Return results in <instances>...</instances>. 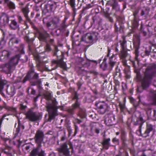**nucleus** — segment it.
Returning a JSON list of instances; mask_svg holds the SVG:
<instances>
[{"instance_id":"15","label":"nucleus","mask_w":156,"mask_h":156,"mask_svg":"<svg viewBox=\"0 0 156 156\" xmlns=\"http://www.w3.org/2000/svg\"><path fill=\"white\" fill-rule=\"evenodd\" d=\"M118 0L119 2H121L123 0ZM107 4L111 6L113 10L116 11H119L120 10L119 6L117 0H109L108 1Z\"/></svg>"},{"instance_id":"46","label":"nucleus","mask_w":156,"mask_h":156,"mask_svg":"<svg viewBox=\"0 0 156 156\" xmlns=\"http://www.w3.org/2000/svg\"><path fill=\"white\" fill-rule=\"evenodd\" d=\"M100 67L103 70H106L108 67V65L106 63L103 62L100 65Z\"/></svg>"},{"instance_id":"21","label":"nucleus","mask_w":156,"mask_h":156,"mask_svg":"<svg viewBox=\"0 0 156 156\" xmlns=\"http://www.w3.org/2000/svg\"><path fill=\"white\" fill-rule=\"evenodd\" d=\"M50 35L47 31L44 30L42 32L39 33V39L40 41L45 42L47 38L49 37Z\"/></svg>"},{"instance_id":"28","label":"nucleus","mask_w":156,"mask_h":156,"mask_svg":"<svg viewBox=\"0 0 156 156\" xmlns=\"http://www.w3.org/2000/svg\"><path fill=\"white\" fill-rule=\"evenodd\" d=\"M0 18L3 23L4 26L8 23L9 21V16L5 13H3L0 16Z\"/></svg>"},{"instance_id":"63","label":"nucleus","mask_w":156,"mask_h":156,"mask_svg":"<svg viewBox=\"0 0 156 156\" xmlns=\"http://www.w3.org/2000/svg\"><path fill=\"white\" fill-rule=\"evenodd\" d=\"M154 95L152 104L154 105H156V92H154Z\"/></svg>"},{"instance_id":"29","label":"nucleus","mask_w":156,"mask_h":156,"mask_svg":"<svg viewBox=\"0 0 156 156\" xmlns=\"http://www.w3.org/2000/svg\"><path fill=\"white\" fill-rule=\"evenodd\" d=\"M90 62L97 64V61L94 60H87L83 62L82 64L83 67L88 68L90 66Z\"/></svg>"},{"instance_id":"44","label":"nucleus","mask_w":156,"mask_h":156,"mask_svg":"<svg viewBox=\"0 0 156 156\" xmlns=\"http://www.w3.org/2000/svg\"><path fill=\"white\" fill-rule=\"evenodd\" d=\"M66 22V19H65L62 21V23L60 24L59 26L61 27V29L62 30L65 29L67 27V26L66 25L65 23Z\"/></svg>"},{"instance_id":"10","label":"nucleus","mask_w":156,"mask_h":156,"mask_svg":"<svg viewBox=\"0 0 156 156\" xmlns=\"http://www.w3.org/2000/svg\"><path fill=\"white\" fill-rule=\"evenodd\" d=\"M140 43V37L136 35L135 36L133 40V44L135 48L134 53L135 55V59L137 60V57L138 56L139 51L138 50L139 48Z\"/></svg>"},{"instance_id":"50","label":"nucleus","mask_w":156,"mask_h":156,"mask_svg":"<svg viewBox=\"0 0 156 156\" xmlns=\"http://www.w3.org/2000/svg\"><path fill=\"white\" fill-rule=\"evenodd\" d=\"M139 13V11L138 10H136L133 12V16H134V20L136 21L137 17V14Z\"/></svg>"},{"instance_id":"59","label":"nucleus","mask_w":156,"mask_h":156,"mask_svg":"<svg viewBox=\"0 0 156 156\" xmlns=\"http://www.w3.org/2000/svg\"><path fill=\"white\" fill-rule=\"evenodd\" d=\"M121 139L122 141L123 144L125 145L126 144V143L127 141V139L124 136H122L121 137Z\"/></svg>"},{"instance_id":"19","label":"nucleus","mask_w":156,"mask_h":156,"mask_svg":"<svg viewBox=\"0 0 156 156\" xmlns=\"http://www.w3.org/2000/svg\"><path fill=\"white\" fill-rule=\"evenodd\" d=\"M10 52L8 51L4 50L0 52V60L1 61H5L8 58Z\"/></svg>"},{"instance_id":"17","label":"nucleus","mask_w":156,"mask_h":156,"mask_svg":"<svg viewBox=\"0 0 156 156\" xmlns=\"http://www.w3.org/2000/svg\"><path fill=\"white\" fill-rule=\"evenodd\" d=\"M24 39L28 43L29 50L30 52L33 53L35 49V46L33 44V41L34 40V38L30 39L27 36H25Z\"/></svg>"},{"instance_id":"13","label":"nucleus","mask_w":156,"mask_h":156,"mask_svg":"<svg viewBox=\"0 0 156 156\" xmlns=\"http://www.w3.org/2000/svg\"><path fill=\"white\" fill-rule=\"evenodd\" d=\"M11 65L8 63L0 65V71L6 74L10 73L12 71Z\"/></svg>"},{"instance_id":"27","label":"nucleus","mask_w":156,"mask_h":156,"mask_svg":"<svg viewBox=\"0 0 156 156\" xmlns=\"http://www.w3.org/2000/svg\"><path fill=\"white\" fill-rule=\"evenodd\" d=\"M13 151L12 148L9 146L6 147L5 148L2 149V152L7 155H11Z\"/></svg>"},{"instance_id":"60","label":"nucleus","mask_w":156,"mask_h":156,"mask_svg":"<svg viewBox=\"0 0 156 156\" xmlns=\"http://www.w3.org/2000/svg\"><path fill=\"white\" fill-rule=\"evenodd\" d=\"M147 10L146 9H145L144 10H141V12L140 13L141 16H143L147 14Z\"/></svg>"},{"instance_id":"53","label":"nucleus","mask_w":156,"mask_h":156,"mask_svg":"<svg viewBox=\"0 0 156 156\" xmlns=\"http://www.w3.org/2000/svg\"><path fill=\"white\" fill-rule=\"evenodd\" d=\"M28 22H29L30 24L31 25L32 27L35 30H37V28L35 26L34 23L31 21L30 19L27 20Z\"/></svg>"},{"instance_id":"3","label":"nucleus","mask_w":156,"mask_h":156,"mask_svg":"<svg viewBox=\"0 0 156 156\" xmlns=\"http://www.w3.org/2000/svg\"><path fill=\"white\" fill-rule=\"evenodd\" d=\"M53 56H56L57 60L54 61L53 63L59 65V66L65 70H67L66 63L63 61V54L62 52L58 50L57 47L54 46V48L53 51Z\"/></svg>"},{"instance_id":"30","label":"nucleus","mask_w":156,"mask_h":156,"mask_svg":"<svg viewBox=\"0 0 156 156\" xmlns=\"http://www.w3.org/2000/svg\"><path fill=\"white\" fill-rule=\"evenodd\" d=\"M119 55L121 59H126L127 57L129 56V55L127 53L125 50H121V52Z\"/></svg>"},{"instance_id":"64","label":"nucleus","mask_w":156,"mask_h":156,"mask_svg":"<svg viewBox=\"0 0 156 156\" xmlns=\"http://www.w3.org/2000/svg\"><path fill=\"white\" fill-rule=\"evenodd\" d=\"M122 59V63L123 65L125 66H127V63H126L127 60H126V59Z\"/></svg>"},{"instance_id":"62","label":"nucleus","mask_w":156,"mask_h":156,"mask_svg":"<svg viewBox=\"0 0 156 156\" xmlns=\"http://www.w3.org/2000/svg\"><path fill=\"white\" fill-rule=\"evenodd\" d=\"M69 33V30L66 29V28H65V30L63 31L62 34L64 33L66 34V36H68Z\"/></svg>"},{"instance_id":"49","label":"nucleus","mask_w":156,"mask_h":156,"mask_svg":"<svg viewBox=\"0 0 156 156\" xmlns=\"http://www.w3.org/2000/svg\"><path fill=\"white\" fill-rule=\"evenodd\" d=\"M119 106L121 112H123L125 108V105L124 103H120L119 104Z\"/></svg>"},{"instance_id":"56","label":"nucleus","mask_w":156,"mask_h":156,"mask_svg":"<svg viewBox=\"0 0 156 156\" xmlns=\"http://www.w3.org/2000/svg\"><path fill=\"white\" fill-rule=\"evenodd\" d=\"M150 2L153 7H156V0H150Z\"/></svg>"},{"instance_id":"47","label":"nucleus","mask_w":156,"mask_h":156,"mask_svg":"<svg viewBox=\"0 0 156 156\" xmlns=\"http://www.w3.org/2000/svg\"><path fill=\"white\" fill-rule=\"evenodd\" d=\"M79 115L80 117L82 118L85 117L86 116L85 111L84 110H80V112Z\"/></svg>"},{"instance_id":"36","label":"nucleus","mask_w":156,"mask_h":156,"mask_svg":"<svg viewBox=\"0 0 156 156\" xmlns=\"http://www.w3.org/2000/svg\"><path fill=\"white\" fill-rule=\"evenodd\" d=\"M60 19L58 17H54L52 20V23L55 27H57L59 23Z\"/></svg>"},{"instance_id":"40","label":"nucleus","mask_w":156,"mask_h":156,"mask_svg":"<svg viewBox=\"0 0 156 156\" xmlns=\"http://www.w3.org/2000/svg\"><path fill=\"white\" fill-rule=\"evenodd\" d=\"M69 4L74 12L76 11V9L75 8V0H69Z\"/></svg>"},{"instance_id":"61","label":"nucleus","mask_w":156,"mask_h":156,"mask_svg":"<svg viewBox=\"0 0 156 156\" xmlns=\"http://www.w3.org/2000/svg\"><path fill=\"white\" fill-rule=\"evenodd\" d=\"M22 147L23 149H25L26 150H27L30 149V146L27 144H24L22 146Z\"/></svg>"},{"instance_id":"52","label":"nucleus","mask_w":156,"mask_h":156,"mask_svg":"<svg viewBox=\"0 0 156 156\" xmlns=\"http://www.w3.org/2000/svg\"><path fill=\"white\" fill-rule=\"evenodd\" d=\"M33 55L34 59L37 61V62L40 61V57L37 54H33Z\"/></svg>"},{"instance_id":"41","label":"nucleus","mask_w":156,"mask_h":156,"mask_svg":"<svg viewBox=\"0 0 156 156\" xmlns=\"http://www.w3.org/2000/svg\"><path fill=\"white\" fill-rule=\"evenodd\" d=\"M93 22L96 24H99L101 22V19L98 16H94L93 18Z\"/></svg>"},{"instance_id":"12","label":"nucleus","mask_w":156,"mask_h":156,"mask_svg":"<svg viewBox=\"0 0 156 156\" xmlns=\"http://www.w3.org/2000/svg\"><path fill=\"white\" fill-rule=\"evenodd\" d=\"M36 67L38 71L42 72H43L44 71H50L52 70L55 69L57 67V66L56 65L55 68H52L51 69H48L47 67L45 66L44 62H41V61H39L38 62H37Z\"/></svg>"},{"instance_id":"2","label":"nucleus","mask_w":156,"mask_h":156,"mask_svg":"<svg viewBox=\"0 0 156 156\" xmlns=\"http://www.w3.org/2000/svg\"><path fill=\"white\" fill-rule=\"evenodd\" d=\"M136 114L139 115V116L137 117V120L135 123V124H139L140 125L138 130L140 132L143 137L146 138L147 137L149 136L150 132L152 131L153 129V126L150 124H147L146 130L142 134L141 127L143 124L145 122V120L143 119L144 115L143 113H142L140 112H137Z\"/></svg>"},{"instance_id":"8","label":"nucleus","mask_w":156,"mask_h":156,"mask_svg":"<svg viewBox=\"0 0 156 156\" xmlns=\"http://www.w3.org/2000/svg\"><path fill=\"white\" fill-rule=\"evenodd\" d=\"M98 109V113L101 114H103L108 111L109 106L105 101L96 102L95 104Z\"/></svg>"},{"instance_id":"31","label":"nucleus","mask_w":156,"mask_h":156,"mask_svg":"<svg viewBox=\"0 0 156 156\" xmlns=\"http://www.w3.org/2000/svg\"><path fill=\"white\" fill-rule=\"evenodd\" d=\"M90 130L93 132L94 131L95 132L98 134L99 133V129L97 127V125L96 123H93L91 125Z\"/></svg>"},{"instance_id":"39","label":"nucleus","mask_w":156,"mask_h":156,"mask_svg":"<svg viewBox=\"0 0 156 156\" xmlns=\"http://www.w3.org/2000/svg\"><path fill=\"white\" fill-rule=\"evenodd\" d=\"M10 42L13 44H18L19 42V39L16 37H13L10 39L9 42Z\"/></svg>"},{"instance_id":"42","label":"nucleus","mask_w":156,"mask_h":156,"mask_svg":"<svg viewBox=\"0 0 156 156\" xmlns=\"http://www.w3.org/2000/svg\"><path fill=\"white\" fill-rule=\"evenodd\" d=\"M152 49V47L149 46L146 48V50L145 51V55L147 56H149L150 55V53L151 52Z\"/></svg>"},{"instance_id":"51","label":"nucleus","mask_w":156,"mask_h":156,"mask_svg":"<svg viewBox=\"0 0 156 156\" xmlns=\"http://www.w3.org/2000/svg\"><path fill=\"white\" fill-rule=\"evenodd\" d=\"M135 72L136 73V78L138 80L140 79L141 77L140 72L137 70H135Z\"/></svg>"},{"instance_id":"45","label":"nucleus","mask_w":156,"mask_h":156,"mask_svg":"<svg viewBox=\"0 0 156 156\" xmlns=\"http://www.w3.org/2000/svg\"><path fill=\"white\" fill-rule=\"evenodd\" d=\"M45 50L46 52H49L51 51L52 49L50 45L49 44H47L44 47Z\"/></svg>"},{"instance_id":"1","label":"nucleus","mask_w":156,"mask_h":156,"mask_svg":"<svg viewBox=\"0 0 156 156\" xmlns=\"http://www.w3.org/2000/svg\"><path fill=\"white\" fill-rule=\"evenodd\" d=\"M155 69L156 66L154 65L149 66L146 69L140 79V87L136 89L137 92L140 93L143 90H146L149 87L154 74L156 73Z\"/></svg>"},{"instance_id":"54","label":"nucleus","mask_w":156,"mask_h":156,"mask_svg":"<svg viewBox=\"0 0 156 156\" xmlns=\"http://www.w3.org/2000/svg\"><path fill=\"white\" fill-rule=\"evenodd\" d=\"M124 72L126 74V77L128 79L130 78V75L129 71H128L126 72V71L125 70Z\"/></svg>"},{"instance_id":"37","label":"nucleus","mask_w":156,"mask_h":156,"mask_svg":"<svg viewBox=\"0 0 156 156\" xmlns=\"http://www.w3.org/2000/svg\"><path fill=\"white\" fill-rule=\"evenodd\" d=\"M9 26L12 29H16L18 27L17 22L14 20H11V22L9 24Z\"/></svg>"},{"instance_id":"34","label":"nucleus","mask_w":156,"mask_h":156,"mask_svg":"<svg viewBox=\"0 0 156 156\" xmlns=\"http://www.w3.org/2000/svg\"><path fill=\"white\" fill-rule=\"evenodd\" d=\"M121 48V50H125L126 46V41L125 38H123L122 41H120Z\"/></svg>"},{"instance_id":"43","label":"nucleus","mask_w":156,"mask_h":156,"mask_svg":"<svg viewBox=\"0 0 156 156\" xmlns=\"http://www.w3.org/2000/svg\"><path fill=\"white\" fill-rule=\"evenodd\" d=\"M65 30V29L62 30L61 29V27L59 26L58 28L55 30V32L57 36H59L61 34H62L63 31Z\"/></svg>"},{"instance_id":"58","label":"nucleus","mask_w":156,"mask_h":156,"mask_svg":"<svg viewBox=\"0 0 156 156\" xmlns=\"http://www.w3.org/2000/svg\"><path fill=\"white\" fill-rule=\"evenodd\" d=\"M46 99L48 100H50L51 99V94L48 93L45 95Z\"/></svg>"},{"instance_id":"22","label":"nucleus","mask_w":156,"mask_h":156,"mask_svg":"<svg viewBox=\"0 0 156 156\" xmlns=\"http://www.w3.org/2000/svg\"><path fill=\"white\" fill-rule=\"evenodd\" d=\"M23 44L20 45V60H22V62H25L27 60V57L25 55V51L24 50Z\"/></svg>"},{"instance_id":"35","label":"nucleus","mask_w":156,"mask_h":156,"mask_svg":"<svg viewBox=\"0 0 156 156\" xmlns=\"http://www.w3.org/2000/svg\"><path fill=\"white\" fill-rule=\"evenodd\" d=\"M7 83V81L5 80H2L0 78V92L3 90L4 86Z\"/></svg>"},{"instance_id":"16","label":"nucleus","mask_w":156,"mask_h":156,"mask_svg":"<svg viewBox=\"0 0 156 156\" xmlns=\"http://www.w3.org/2000/svg\"><path fill=\"white\" fill-rule=\"evenodd\" d=\"M78 95L76 92H75L74 95L73 99H76V101L75 103L73 105V108H69L67 110V112L72 115L73 114V112L74 109L78 107L80 105V104L78 101Z\"/></svg>"},{"instance_id":"57","label":"nucleus","mask_w":156,"mask_h":156,"mask_svg":"<svg viewBox=\"0 0 156 156\" xmlns=\"http://www.w3.org/2000/svg\"><path fill=\"white\" fill-rule=\"evenodd\" d=\"M38 156H45L44 151L41 150V151L38 153Z\"/></svg>"},{"instance_id":"14","label":"nucleus","mask_w":156,"mask_h":156,"mask_svg":"<svg viewBox=\"0 0 156 156\" xmlns=\"http://www.w3.org/2000/svg\"><path fill=\"white\" fill-rule=\"evenodd\" d=\"M57 150L60 153H62L65 156H70V151L68 148L67 144L65 143L62 144L60 148H58Z\"/></svg>"},{"instance_id":"38","label":"nucleus","mask_w":156,"mask_h":156,"mask_svg":"<svg viewBox=\"0 0 156 156\" xmlns=\"http://www.w3.org/2000/svg\"><path fill=\"white\" fill-rule=\"evenodd\" d=\"M109 9L108 8H106L102 11L105 17H108L110 16V14L109 13Z\"/></svg>"},{"instance_id":"11","label":"nucleus","mask_w":156,"mask_h":156,"mask_svg":"<svg viewBox=\"0 0 156 156\" xmlns=\"http://www.w3.org/2000/svg\"><path fill=\"white\" fill-rule=\"evenodd\" d=\"M44 135L43 132L41 130H38L36 133L34 139L35 142L38 144L39 147H41V143L43 141Z\"/></svg>"},{"instance_id":"6","label":"nucleus","mask_w":156,"mask_h":156,"mask_svg":"<svg viewBox=\"0 0 156 156\" xmlns=\"http://www.w3.org/2000/svg\"><path fill=\"white\" fill-rule=\"evenodd\" d=\"M46 107L49 114L48 121L51 122L52 119H54L55 117L58 115L57 108L55 105L52 104H48Z\"/></svg>"},{"instance_id":"18","label":"nucleus","mask_w":156,"mask_h":156,"mask_svg":"<svg viewBox=\"0 0 156 156\" xmlns=\"http://www.w3.org/2000/svg\"><path fill=\"white\" fill-rule=\"evenodd\" d=\"M117 59L115 55L113 54L109 58L108 65L109 69L110 70L112 69L113 66L117 63Z\"/></svg>"},{"instance_id":"24","label":"nucleus","mask_w":156,"mask_h":156,"mask_svg":"<svg viewBox=\"0 0 156 156\" xmlns=\"http://www.w3.org/2000/svg\"><path fill=\"white\" fill-rule=\"evenodd\" d=\"M110 139L108 138V139L104 138L101 142V144L102 145L103 148L105 149H108L109 146H110Z\"/></svg>"},{"instance_id":"4","label":"nucleus","mask_w":156,"mask_h":156,"mask_svg":"<svg viewBox=\"0 0 156 156\" xmlns=\"http://www.w3.org/2000/svg\"><path fill=\"white\" fill-rule=\"evenodd\" d=\"M99 34L98 32L93 31L83 35L81 38V41L92 45L95 43L98 39Z\"/></svg>"},{"instance_id":"9","label":"nucleus","mask_w":156,"mask_h":156,"mask_svg":"<svg viewBox=\"0 0 156 156\" xmlns=\"http://www.w3.org/2000/svg\"><path fill=\"white\" fill-rule=\"evenodd\" d=\"M7 110L8 112H11L12 113V114H14V115L16 116L18 119V126L17 128L16 129L15 133H14V136L13 137V139H14L17 137V136H18L20 131V119L19 118V116L17 115V113L16 108L9 106L7 108ZM11 115H12V114H11Z\"/></svg>"},{"instance_id":"23","label":"nucleus","mask_w":156,"mask_h":156,"mask_svg":"<svg viewBox=\"0 0 156 156\" xmlns=\"http://www.w3.org/2000/svg\"><path fill=\"white\" fill-rule=\"evenodd\" d=\"M19 58V55H16L15 57H13L11 58L8 63L11 65V67H12L13 66L18 64Z\"/></svg>"},{"instance_id":"55","label":"nucleus","mask_w":156,"mask_h":156,"mask_svg":"<svg viewBox=\"0 0 156 156\" xmlns=\"http://www.w3.org/2000/svg\"><path fill=\"white\" fill-rule=\"evenodd\" d=\"M13 144L14 145H16L19 148L20 147V139L19 138L16 141H13Z\"/></svg>"},{"instance_id":"7","label":"nucleus","mask_w":156,"mask_h":156,"mask_svg":"<svg viewBox=\"0 0 156 156\" xmlns=\"http://www.w3.org/2000/svg\"><path fill=\"white\" fill-rule=\"evenodd\" d=\"M26 115V118L32 122L39 120L41 118V115L40 113L34 112L31 109L28 111Z\"/></svg>"},{"instance_id":"26","label":"nucleus","mask_w":156,"mask_h":156,"mask_svg":"<svg viewBox=\"0 0 156 156\" xmlns=\"http://www.w3.org/2000/svg\"><path fill=\"white\" fill-rule=\"evenodd\" d=\"M6 92L9 97L13 96L15 93V88L14 86H8Z\"/></svg>"},{"instance_id":"20","label":"nucleus","mask_w":156,"mask_h":156,"mask_svg":"<svg viewBox=\"0 0 156 156\" xmlns=\"http://www.w3.org/2000/svg\"><path fill=\"white\" fill-rule=\"evenodd\" d=\"M114 116L112 115H109L106 118L105 122L107 126H110L114 124Z\"/></svg>"},{"instance_id":"5","label":"nucleus","mask_w":156,"mask_h":156,"mask_svg":"<svg viewBox=\"0 0 156 156\" xmlns=\"http://www.w3.org/2000/svg\"><path fill=\"white\" fill-rule=\"evenodd\" d=\"M30 66V70L28 72L27 74L24 79L23 82L24 83L26 81L28 80H34L36 81L34 82V85H40L41 83V79H38L39 74L38 73H35L34 69V67L32 64Z\"/></svg>"},{"instance_id":"32","label":"nucleus","mask_w":156,"mask_h":156,"mask_svg":"<svg viewBox=\"0 0 156 156\" xmlns=\"http://www.w3.org/2000/svg\"><path fill=\"white\" fill-rule=\"evenodd\" d=\"M40 147L38 146L36 148L34 149L31 151L30 153V156H37L38 154V152L40 150L39 147Z\"/></svg>"},{"instance_id":"48","label":"nucleus","mask_w":156,"mask_h":156,"mask_svg":"<svg viewBox=\"0 0 156 156\" xmlns=\"http://www.w3.org/2000/svg\"><path fill=\"white\" fill-rule=\"evenodd\" d=\"M139 100V101H137L136 100L134 102V103L133 104L134 107L135 108H136V107L138 106L139 105L140 102V97H138Z\"/></svg>"},{"instance_id":"25","label":"nucleus","mask_w":156,"mask_h":156,"mask_svg":"<svg viewBox=\"0 0 156 156\" xmlns=\"http://www.w3.org/2000/svg\"><path fill=\"white\" fill-rule=\"evenodd\" d=\"M21 11L27 21L30 19L28 15V14L29 12V10L27 5L24 7L22 8L21 9Z\"/></svg>"},{"instance_id":"33","label":"nucleus","mask_w":156,"mask_h":156,"mask_svg":"<svg viewBox=\"0 0 156 156\" xmlns=\"http://www.w3.org/2000/svg\"><path fill=\"white\" fill-rule=\"evenodd\" d=\"M5 3L7 4L8 7L10 9H14L15 8L14 4L9 0H4Z\"/></svg>"}]
</instances>
